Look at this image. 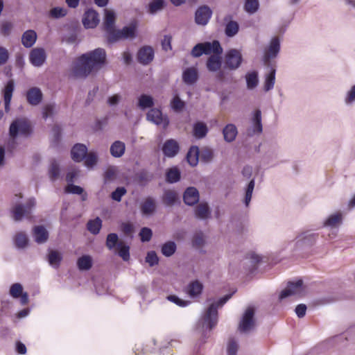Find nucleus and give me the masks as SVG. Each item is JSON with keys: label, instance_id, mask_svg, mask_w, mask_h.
Wrapping results in <instances>:
<instances>
[{"label": "nucleus", "instance_id": "obj_1", "mask_svg": "<svg viewBox=\"0 0 355 355\" xmlns=\"http://www.w3.org/2000/svg\"><path fill=\"white\" fill-rule=\"evenodd\" d=\"M106 52L102 48L83 53L73 62L71 74L76 78L85 79L101 70L106 64Z\"/></svg>", "mask_w": 355, "mask_h": 355}, {"label": "nucleus", "instance_id": "obj_2", "mask_svg": "<svg viewBox=\"0 0 355 355\" xmlns=\"http://www.w3.org/2000/svg\"><path fill=\"white\" fill-rule=\"evenodd\" d=\"M223 53V49L218 41L205 42L198 43L191 50V54L194 58L200 57L202 55H211L207 61V68L209 71L216 72L218 71L221 67L220 54Z\"/></svg>", "mask_w": 355, "mask_h": 355}, {"label": "nucleus", "instance_id": "obj_3", "mask_svg": "<svg viewBox=\"0 0 355 355\" xmlns=\"http://www.w3.org/2000/svg\"><path fill=\"white\" fill-rule=\"evenodd\" d=\"M116 15L112 10L105 9L104 29L107 34V40L114 42L120 39L132 38L135 37V26L130 25L122 30H116L114 27Z\"/></svg>", "mask_w": 355, "mask_h": 355}, {"label": "nucleus", "instance_id": "obj_4", "mask_svg": "<svg viewBox=\"0 0 355 355\" xmlns=\"http://www.w3.org/2000/svg\"><path fill=\"white\" fill-rule=\"evenodd\" d=\"M232 297V294L226 295L217 301L211 302L205 311L200 323L202 328L212 329L218 322V309L222 307Z\"/></svg>", "mask_w": 355, "mask_h": 355}, {"label": "nucleus", "instance_id": "obj_5", "mask_svg": "<svg viewBox=\"0 0 355 355\" xmlns=\"http://www.w3.org/2000/svg\"><path fill=\"white\" fill-rule=\"evenodd\" d=\"M35 205V198L28 199L24 204H21L16 200L12 209L14 220L15 221H20L24 218H28Z\"/></svg>", "mask_w": 355, "mask_h": 355}, {"label": "nucleus", "instance_id": "obj_6", "mask_svg": "<svg viewBox=\"0 0 355 355\" xmlns=\"http://www.w3.org/2000/svg\"><path fill=\"white\" fill-rule=\"evenodd\" d=\"M29 123L22 119L14 121L10 126V137L12 142H14L18 137H26L31 132Z\"/></svg>", "mask_w": 355, "mask_h": 355}, {"label": "nucleus", "instance_id": "obj_7", "mask_svg": "<svg viewBox=\"0 0 355 355\" xmlns=\"http://www.w3.org/2000/svg\"><path fill=\"white\" fill-rule=\"evenodd\" d=\"M306 293V286L303 282L299 279L296 282H290L285 289L279 295V300H282L289 296L302 297Z\"/></svg>", "mask_w": 355, "mask_h": 355}, {"label": "nucleus", "instance_id": "obj_8", "mask_svg": "<svg viewBox=\"0 0 355 355\" xmlns=\"http://www.w3.org/2000/svg\"><path fill=\"white\" fill-rule=\"evenodd\" d=\"M280 51V39L272 37L263 51V62L269 65L270 60L275 58Z\"/></svg>", "mask_w": 355, "mask_h": 355}, {"label": "nucleus", "instance_id": "obj_9", "mask_svg": "<svg viewBox=\"0 0 355 355\" xmlns=\"http://www.w3.org/2000/svg\"><path fill=\"white\" fill-rule=\"evenodd\" d=\"M317 239L315 234L305 232L299 234L293 240L289 241L288 245H292L291 247L292 250H295L299 248H301L303 245H313Z\"/></svg>", "mask_w": 355, "mask_h": 355}, {"label": "nucleus", "instance_id": "obj_10", "mask_svg": "<svg viewBox=\"0 0 355 355\" xmlns=\"http://www.w3.org/2000/svg\"><path fill=\"white\" fill-rule=\"evenodd\" d=\"M243 57L241 51L232 49L225 55V66L230 70H236L241 64Z\"/></svg>", "mask_w": 355, "mask_h": 355}, {"label": "nucleus", "instance_id": "obj_11", "mask_svg": "<svg viewBox=\"0 0 355 355\" xmlns=\"http://www.w3.org/2000/svg\"><path fill=\"white\" fill-rule=\"evenodd\" d=\"M254 310L248 307L243 313V315L239 324V330L241 333H248L255 327Z\"/></svg>", "mask_w": 355, "mask_h": 355}, {"label": "nucleus", "instance_id": "obj_12", "mask_svg": "<svg viewBox=\"0 0 355 355\" xmlns=\"http://www.w3.org/2000/svg\"><path fill=\"white\" fill-rule=\"evenodd\" d=\"M263 131L261 123V112L260 110H256L252 113L251 124L246 130V134L249 137L259 135Z\"/></svg>", "mask_w": 355, "mask_h": 355}, {"label": "nucleus", "instance_id": "obj_13", "mask_svg": "<svg viewBox=\"0 0 355 355\" xmlns=\"http://www.w3.org/2000/svg\"><path fill=\"white\" fill-rule=\"evenodd\" d=\"M146 119L157 125H162L164 129L169 124L167 116L164 115L162 111L157 108H151L146 114Z\"/></svg>", "mask_w": 355, "mask_h": 355}, {"label": "nucleus", "instance_id": "obj_14", "mask_svg": "<svg viewBox=\"0 0 355 355\" xmlns=\"http://www.w3.org/2000/svg\"><path fill=\"white\" fill-rule=\"evenodd\" d=\"M212 15V11L207 6L199 7L195 13V21L198 25L205 26Z\"/></svg>", "mask_w": 355, "mask_h": 355}, {"label": "nucleus", "instance_id": "obj_15", "mask_svg": "<svg viewBox=\"0 0 355 355\" xmlns=\"http://www.w3.org/2000/svg\"><path fill=\"white\" fill-rule=\"evenodd\" d=\"M46 58L45 50L43 48H35L30 53V61L35 67L42 66Z\"/></svg>", "mask_w": 355, "mask_h": 355}, {"label": "nucleus", "instance_id": "obj_16", "mask_svg": "<svg viewBox=\"0 0 355 355\" xmlns=\"http://www.w3.org/2000/svg\"><path fill=\"white\" fill-rule=\"evenodd\" d=\"M154 58V50L151 46H145L137 53L138 61L142 64H149Z\"/></svg>", "mask_w": 355, "mask_h": 355}, {"label": "nucleus", "instance_id": "obj_17", "mask_svg": "<svg viewBox=\"0 0 355 355\" xmlns=\"http://www.w3.org/2000/svg\"><path fill=\"white\" fill-rule=\"evenodd\" d=\"M179 144L177 141L173 139L166 140L162 146V151L168 157H175L179 151Z\"/></svg>", "mask_w": 355, "mask_h": 355}, {"label": "nucleus", "instance_id": "obj_18", "mask_svg": "<svg viewBox=\"0 0 355 355\" xmlns=\"http://www.w3.org/2000/svg\"><path fill=\"white\" fill-rule=\"evenodd\" d=\"M99 22L98 13L94 10H88L85 12L83 23L86 28H93L97 26Z\"/></svg>", "mask_w": 355, "mask_h": 355}, {"label": "nucleus", "instance_id": "obj_19", "mask_svg": "<svg viewBox=\"0 0 355 355\" xmlns=\"http://www.w3.org/2000/svg\"><path fill=\"white\" fill-rule=\"evenodd\" d=\"M198 79V71L194 67L186 68L182 73V80L188 85L195 84Z\"/></svg>", "mask_w": 355, "mask_h": 355}, {"label": "nucleus", "instance_id": "obj_20", "mask_svg": "<svg viewBox=\"0 0 355 355\" xmlns=\"http://www.w3.org/2000/svg\"><path fill=\"white\" fill-rule=\"evenodd\" d=\"M33 236L37 243L42 244L47 241L49 232L44 226L37 225L34 227L33 230Z\"/></svg>", "mask_w": 355, "mask_h": 355}, {"label": "nucleus", "instance_id": "obj_21", "mask_svg": "<svg viewBox=\"0 0 355 355\" xmlns=\"http://www.w3.org/2000/svg\"><path fill=\"white\" fill-rule=\"evenodd\" d=\"M184 202L188 205H193L199 200V192L195 187H191L186 189L183 195Z\"/></svg>", "mask_w": 355, "mask_h": 355}, {"label": "nucleus", "instance_id": "obj_22", "mask_svg": "<svg viewBox=\"0 0 355 355\" xmlns=\"http://www.w3.org/2000/svg\"><path fill=\"white\" fill-rule=\"evenodd\" d=\"M343 218V216L340 211L334 212L327 218L323 223V225L331 228L338 227L342 224Z\"/></svg>", "mask_w": 355, "mask_h": 355}, {"label": "nucleus", "instance_id": "obj_23", "mask_svg": "<svg viewBox=\"0 0 355 355\" xmlns=\"http://www.w3.org/2000/svg\"><path fill=\"white\" fill-rule=\"evenodd\" d=\"M224 140L227 143L233 142L238 135L236 126L233 123L227 124L223 129Z\"/></svg>", "mask_w": 355, "mask_h": 355}, {"label": "nucleus", "instance_id": "obj_24", "mask_svg": "<svg viewBox=\"0 0 355 355\" xmlns=\"http://www.w3.org/2000/svg\"><path fill=\"white\" fill-rule=\"evenodd\" d=\"M87 152V148L85 145L77 144L71 149V157L76 162H80L84 159Z\"/></svg>", "mask_w": 355, "mask_h": 355}, {"label": "nucleus", "instance_id": "obj_25", "mask_svg": "<svg viewBox=\"0 0 355 355\" xmlns=\"http://www.w3.org/2000/svg\"><path fill=\"white\" fill-rule=\"evenodd\" d=\"M15 89V83L13 80H10L6 85L3 89V98L5 104V110L8 112L10 110V104Z\"/></svg>", "mask_w": 355, "mask_h": 355}, {"label": "nucleus", "instance_id": "obj_26", "mask_svg": "<svg viewBox=\"0 0 355 355\" xmlns=\"http://www.w3.org/2000/svg\"><path fill=\"white\" fill-rule=\"evenodd\" d=\"M211 210L207 202H200L195 208V216L201 220H206L210 217Z\"/></svg>", "mask_w": 355, "mask_h": 355}, {"label": "nucleus", "instance_id": "obj_27", "mask_svg": "<svg viewBox=\"0 0 355 355\" xmlns=\"http://www.w3.org/2000/svg\"><path fill=\"white\" fill-rule=\"evenodd\" d=\"M42 98V94L40 89L37 87H33L27 92V101L32 105H38L41 102Z\"/></svg>", "mask_w": 355, "mask_h": 355}, {"label": "nucleus", "instance_id": "obj_28", "mask_svg": "<svg viewBox=\"0 0 355 355\" xmlns=\"http://www.w3.org/2000/svg\"><path fill=\"white\" fill-rule=\"evenodd\" d=\"M203 289V284L198 280L191 282L187 288V294L191 297H198Z\"/></svg>", "mask_w": 355, "mask_h": 355}, {"label": "nucleus", "instance_id": "obj_29", "mask_svg": "<svg viewBox=\"0 0 355 355\" xmlns=\"http://www.w3.org/2000/svg\"><path fill=\"white\" fill-rule=\"evenodd\" d=\"M37 40V33L33 30L25 31L21 36V43L26 48L32 47Z\"/></svg>", "mask_w": 355, "mask_h": 355}, {"label": "nucleus", "instance_id": "obj_30", "mask_svg": "<svg viewBox=\"0 0 355 355\" xmlns=\"http://www.w3.org/2000/svg\"><path fill=\"white\" fill-rule=\"evenodd\" d=\"M125 150V145L121 141H114L110 148L111 155L115 158L121 157L124 155Z\"/></svg>", "mask_w": 355, "mask_h": 355}, {"label": "nucleus", "instance_id": "obj_31", "mask_svg": "<svg viewBox=\"0 0 355 355\" xmlns=\"http://www.w3.org/2000/svg\"><path fill=\"white\" fill-rule=\"evenodd\" d=\"M62 259V255L61 252L57 250H49L47 260L50 266L54 268H58Z\"/></svg>", "mask_w": 355, "mask_h": 355}, {"label": "nucleus", "instance_id": "obj_32", "mask_svg": "<svg viewBox=\"0 0 355 355\" xmlns=\"http://www.w3.org/2000/svg\"><path fill=\"white\" fill-rule=\"evenodd\" d=\"M28 235L24 232H17L14 236V243L18 249H24L28 245Z\"/></svg>", "mask_w": 355, "mask_h": 355}, {"label": "nucleus", "instance_id": "obj_33", "mask_svg": "<svg viewBox=\"0 0 355 355\" xmlns=\"http://www.w3.org/2000/svg\"><path fill=\"white\" fill-rule=\"evenodd\" d=\"M254 186V178H252L244 188V196L243 199V202L247 207L249 206L250 203Z\"/></svg>", "mask_w": 355, "mask_h": 355}, {"label": "nucleus", "instance_id": "obj_34", "mask_svg": "<svg viewBox=\"0 0 355 355\" xmlns=\"http://www.w3.org/2000/svg\"><path fill=\"white\" fill-rule=\"evenodd\" d=\"M208 132L207 125L203 123L198 121L193 125V136L197 139L204 138Z\"/></svg>", "mask_w": 355, "mask_h": 355}, {"label": "nucleus", "instance_id": "obj_35", "mask_svg": "<svg viewBox=\"0 0 355 355\" xmlns=\"http://www.w3.org/2000/svg\"><path fill=\"white\" fill-rule=\"evenodd\" d=\"M155 201L153 198L148 197L144 200L141 205V210L144 215H150L155 210Z\"/></svg>", "mask_w": 355, "mask_h": 355}, {"label": "nucleus", "instance_id": "obj_36", "mask_svg": "<svg viewBox=\"0 0 355 355\" xmlns=\"http://www.w3.org/2000/svg\"><path fill=\"white\" fill-rule=\"evenodd\" d=\"M154 105L153 98L147 94H141L138 98L137 106L142 110L150 108Z\"/></svg>", "mask_w": 355, "mask_h": 355}, {"label": "nucleus", "instance_id": "obj_37", "mask_svg": "<svg viewBox=\"0 0 355 355\" xmlns=\"http://www.w3.org/2000/svg\"><path fill=\"white\" fill-rule=\"evenodd\" d=\"M178 194L173 190H165L162 197L163 202L168 205H173L178 200Z\"/></svg>", "mask_w": 355, "mask_h": 355}, {"label": "nucleus", "instance_id": "obj_38", "mask_svg": "<svg viewBox=\"0 0 355 355\" xmlns=\"http://www.w3.org/2000/svg\"><path fill=\"white\" fill-rule=\"evenodd\" d=\"M48 174L51 181H55L59 179L60 176V168L59 163L56 160L53 159L51 162L48 170Z\"/></svg>", "mask_w": 355, "mask_h": 355}, {"label": "nucleus", "instance_id": "obj_39", "mask_svg": "<svg viewBox=\"0 0 355 355\" xmlns=\"http://www.w3.org/2000/svg\"><path fill=\"white\" fill-rule=\"evenodd\" d=\"M85 165L88 168H93L98 162V155L97 152L94 150H90L86 153V155L84 157Z\"/></svg>", "mask_w": 355, "mask_h": 355}, {"label": "nucleus", "instance_id": "obj_40", "mask_svg": "<svg viewBox=\"0 0 355 355\" xmlns=\"http://www.w3.org/2000/svg\"><path fill=\"white\" fill-rule=\"evenodd\" d=\"M199 155V148L197 146H191L187 155V160L189 165L196 166L198 163Z\"/></svg>", "mask_w": 355, "mask_h": 355}, {"label": "nucleus", "instance_id": "obj_41", "mask_svg": "<svg viewBox=\"0 0 355 355\" xmlns=\"http://www.w3.org/2000/svg\"><path fill=\"white\" fill-rule=\"evenodd\" d=\"M118 169L116 166H108L103 173L104 184H109L112 182L117 176Z\"/></svg>", "mask_w": 355, "mask_h": 355}, {"label": "nucleus", "instance_id": "obj_42", "mask_svg": "<svg viewBox=\"0 0 355 355\" xmlns=\"http://www.w3.org/2000/svg\"><path fill=\"white\" fill-rule=\"evenodd\" d=\"M275 69L272 68L270 72L266 75L263 84V89L265 92H268L273 89L275 83Z\"/></svg>", "mask_w": 355, "mask_h": 355}, {"label": "nucleus", "instance_id": "obj_43", "mask_svg": "<svg viewBox=\"0 0 355 355\" xmlns=\"http://www.w3.org/2000/svg\"><path fill=\"white\" fill-rule=\"evenodd\" d=\"M80 270H89L92 266V258L89 255H83L77 260Z\"/></svg>", "mask_w": 355, "mask_h": 355}, {"label": "nucleus", "instance_id": "obj_44", "mask_svg": "<svg viewBox=\"0 0 355 355\" xmlns=\"http://www.w3.org/2000/svg\"><path fill=\"white\" fill-rule=\"evenodd\" d=\"M192 245L196 249H202L205 245V236L202 232H196L192 237Z\"/></svg>", "mask_w": 355, "mask_h": 355}, {"label": "nucleus", "instance_id": "obj_45", "mask_svg": "<svg viewBox=\"0 0 355 355\" xmlns=\"http://www.w3.org/2000/svg\"><path fill=\"white\" fill-rule=\"evenodd\" d=\"M101 227L102 220L98 217L89 220L87 225L88 231L93 234H98Z\"/></svg>", "mask_w": 355, "mask_h": 355}, {"label": "nucleus", "instance_id": "obj_46", "mask_svg": "<svg viewBox=\"0 0 355 355\" xmlns=\"http://www.w3.org/2000/svg\"><path fill=\"white\" fill-rule=\"evenodd\" d=\"M165 5L164 0H153L148 4V11L151 15H155L161 11Z\"/></svg>", "mask_w": 355, "mask_h": 355}, {"label": "nucleus", "instance_id": "obj_47", "mask_svg": "<svg viewBox=\"0 0 355 355\" xmlns=\"http://www.w3.org/2000/svg\"><path fill=\"white\" fill-rule=\"evenodd\" d=\"M247 88L248 89H254L259 83L258 73L256 71L248 73L245 76Z\"/></svg>", "mask_w": 355, "mask_h": 355}, {"label": "nucleus", "instance_id": "obj_48", "mask_svg": "<svg viewBox=\"0 0 355 355\" xmlns=\"http://www.w3.org/2000/svg\"><path fill=\"white\" fill-rule=\"evenodd\" d=\"M177 246L175 242L168 241L163 244L162 247V253L167 257L172 256L176 251Z\"/></svg>", "mask_w": 355, "mask_h": 355}, {"label": "nucleus", "instance_id": "obj_49", "mask_svg": "<svg viewBox=\"0 0 355 355\" xmlns=\"http://www.w3.org/2000/svg\"><path fill=\"white\" fill-rule=\"evenodd\" d=\"M118 254L125 261L130 259V248L128 245L124 244L123 242H119L117 245Z\"/></svg>", "mask_w": 355, "mask_h": 355}, {"label": "nucleus", "instance_id": "obj_50", "mask_svg": "<svg viewBox=\"0 0 355 355\" xmlns=\"http://www.w3.org/2000/svg\"><path fill=\"white\" fill-rule=\"evenodd\" d=\"M166 181L169 183H174L178 182L180 178V172L176 168L173 167L170 168L166 172Z\"/></svg>", "mask_w": 355, "mask_h": 355}, {"label": "nucleus", "instance_id": "obj_51", "mask_svg": "<svg viewBox=\"0 0 355 355\" xmlns=\"http://www.w3.org/2000/svg\"><path fill=\"white\" fill-rule=\"evenodd\" d=\"M67 14V10L63 7H55L49 11V17L53 19L64 17Z\"/></svg>", "mask_w": 355, "mask_h": 355}, {"label": "nucleus", "instance_id": "obj_52", "mask_svg": "<svg viewBox=\"0 0 355 355\" xmlns=\"http://www.w3.org/2000/svg\"><path fill=\"white\" fill-rule=\"evenodd\" d=\"M65 191L67 193H75L78 195L82 194L83 200H85L87 198V194L83 193V189L79 186L74 185L73 184H69L65 188Z\"/></svg>", "mask_w": 355, "mask_h": 355}, {"label": "nucleus", "instance_id": "obj_53", "mask_svg": "<svg viewBox=\"0 0 355 355\" xmlns=\"http://www.w3.org/2000/svg\"><path fill=\"white\" fill-rule=\"evenodd\" d=\"M171 106L174 111L180 112L184 109L185 103L180 99L179 96L176 94L171 101Z\"/></svg>", "mask_w": 355, "mask_h": 355}, {"label": "nucleus", "instance_id": "obj_54", "mask_svg": "<svg viewBox=\"0 0 355 355\" xmlns=\"http://www.w3.org/2000/svg\"><path fill=\"white\" fill-rule=\"evenodd\" d=\"M239 31V24L234 21H230L227 22L225 27V34L228 37L234 36Z\"/></svg>", "mask_w": 355, "mask_h": 355}, {"label": "nucleus", "instance_id": "obj_55", "mask_svg": "<svg viewBox=\"0 0 355 355\" xmlns=\"http://www.w3.org/2000/svg\"><path fill=\"white\" fill-rule=\"evenodd\" d=\"M344 103L346 105H351L355 103V85H352L345 93Z\"/></svg>", "mask_w": 355, "mask_h": 355}, {"label": "nucleus", "instance_id": "obj_56", "mask_svg": "<svg viewBox=\"0 0 355 355\" xmlns=\"http://www.w3.org/2000/svg\"><path fill=\"white\" fill-rule=\"evenodd\" d=\"M259 3L258 0H246L245 3V10L247 12L253 14L259 8Z\"/></svg>", "mask_w": 355, "mask_h": 355}, {"label": "nucleus", "instance_id": "obj_57", "mask_svg": "<svg viewBox=\"0 0 355 355\" xmlns=\"http://www.w3.org/2000/svg\"><path fill=\"white\" fill-rule=\"evenodd\" d=\"M119 242V238L116 234L111 233L109 234L106 239V246L109 250H112L114 247L117 248Z\"/></svg>", "mask_w": 355, "mask_h": 355}, {"label": "nucleus", "instance_id": "obj_58", "mask_svg": "<svg viewBox=\"0 0 355 355\" xmlns=\"http://www.w3.org/2000/svg\"><path fill=\"white\" fill-rule=\"evenodd\" d=\"M127 193V190L123 187H117L112 193L111 198L113 200L120 202L123 196Z\"/></svg>", "mask_w": 355, "mask_h": 355}, {"label": "nucleus", "instance_id": "obj_59", "mask_svg": "<svg viewBox=\"0 0 355 355\" xmlns=\"http://www.w3.org/2000/svg\"><path fill=\"white\" fill-rule=\"evenodd\" d=\"M23 291V286L19 283L13 284L10 288V295L14 298H18Z\"/></svg>", "mask_w": 355, "mask_h": 355}, {"label": "nucleus", "instance_id": "obj_60", "mask_svg": "<svg viewBox=\"0 0 355 355\" xmlns=\"http://www.w3.org/2000/svg\"><path fill=\"white\" fill-rule=\"evenodd\" d=\"M261 259L262 257L254 252L250 253L246 257V260L251 264L253 268L256 267Z\"/></svg>", "mask_w": 355, "mask_h": 355}, {"label": "nucleus", "instance_id": "obj_61", "mask_svg": "<svg viewBox=\"0 0 355 355\" xmlns=\"http://www.w3.org/2000/svg\"><path fill=\"white\" fill-rule=\"evenodd\" d=\"M158 257L157 254L154 251L148 252L146 261L149 264L150 266H154L158 263Z\"/></svg>", "mask_w": 355, "mask_h": 355}, {"label": "nucleus", "instance_id": "obj_62", "mask_svg": "<svg viewBox=\"0 0 355 355\" xmlns=\"http://www.w3.org/2000/svg\"><path fill=\"white\" fill-rule=\"evenodd\" d=\"M55 111V105L54 104H48L43 108L42 115L44 119L51 116Z\"/></svg>", "mask_w": 355, "mask_h": 355}, {"label": "nucleus", "instance_id": "obj_63", "mask_svg": "<svg viewBox=\"0 0 355 355\" xmlns=\"http://www.w3.org/2000/svg\"><path fill=\"white\" fill-rule=\"evenodd\" d=\"M200 158L206 162H211L213 158V152L211 149L205 148L200 152Z\"/></svg>", "mask_w": 355, "mask_h": 355}, {"label": "nucleus", "instance_id": "obj_64", "mask_svg": "<svg viewBox=\"0 0 355 355\" xmlns=\"http://www.w3.org/2000/svg\"><path fill=\"white\" fill-rule=\"evenodd\" d=\"M139 235L143 242L149 241L152 236V231L149 228L144 227L141 230Z\"/></svg>", "mask_w": 355, "mask_h": 355}]
</instances>
